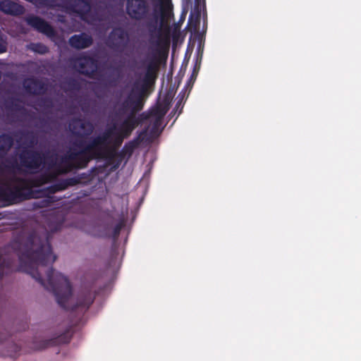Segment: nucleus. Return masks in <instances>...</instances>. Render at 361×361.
Segmentation results:
<instances>
[{
  "instance_id": "18",
  "label": "nucleus",
  "mask_w": 361,
  "mask_h": 361,
  "mask_svg": "<svg viewBox=\"0 0 361 361\" xmlns=\"http://www.w3.org/2000/svg\"><path fill=\"white\" fill-rule=\"evenodd\" d=\"M80 183V178L78 177H71L65 179H61L56 183L58 186L59 191L66 190L69 187L75 186Z\"/></svg>"
},
{
  "instance_id": "5",
  "label": "nucleus",
  "mask_w": 361,
  "mask_h": 361,
  "mask_svg": "<svg viewBox=\"0 0 361 361\" xmlns=\"http://www.w3.org/2000/svg\"><path fill=\"white\" fill-rule=\"evenodd\" d=\"M130 42V36L128 31L122 27H115L108 36V46L118 51H124Z\"/></svg>"
},
{
  "instance_id": "11",
  "label": "nucleus",
  "mask_w": 361,
  "mask_h": 361,
  "mask_svg": "<svg viewBox=\"0 0 361 361\" xmlns=\"http://www.w3.org/2000/svg\"><path fill=\"white\" fill-rule=\"evenodd\" d=\"M96 294L92 293L91 290L82 291L78 296L76 304L73 307L72 310H80L85 312L93 303Z\"/></svg>"
},
{
  "instance_id": "26",
  "label": "nucleus",
  "mask_w": 361,
  "mask_h": 361,
  "mask_svg": "<svg viewBox=\"0 0 361 361\" xmlns=\"http://www.w3.org/2000/svg\"><path fill=\"white\" fill-rule=\"evenodd\" d=\"M201 17L196 18V16L193 13H190L188 18V24L190 26L196 27L200 23Z\"/></svg>"
},
{
  "instance_id": "30",
  "label": "nucleus",
  "mask_w": 361,
  "mask_h": 361,
  "mask_svg": "<svg viewBox=\"0 0 361 361\" xmlns=\"http://www.w3.org/2000/svg\"><path fill=\"white\" fill-rule=\"evenodd\" d=\"M123 226V222H119L114 226L113 230V237L114 239H116L118 237Z\"/></svg>"
},
{
  "instance_id": "3",
  "label": "nucleus",
  "mask_w": 361,
  "mask_h": 361,
  "mask_svg": "<svg viewBox=\"0 0 361 361\" xmlns=\"http://www.w3.org/2000/svg\"><path fill=\"white\" fill-rule=\"evenodd\" d=\"M157 0H126V13L128 17L137 22H142L147 29L151 39L156 32V46L168 51L170 46L169 30L163 34L159 22L163 21L164 11L161 13L157 9Z\"/></svg>"
},
{
  "instance_id": "6",
  "label": "nucleus",
  "mask_w": 361,
  "mask_h": 361,
  "mask_svg": "<svg viewBox=\"0 0 361 361\" xmlns=\"http://www.w3.org/2000/svg\"><path fill=\"white\" fill-rule=\"evenodd\" d=\"M20 166L27 170H37L43 163L44 157L41 152L23 148L18 154Z\"/></svg>"
},
{
  "instance_id": "35",
  "label": "nucleus",
  "mask_w": 361,
  "mask_h": 361,
  "mask_svg": "<svg viewBox=\"0 0 361 361\" xmlns=\"http://www.w3.org/2000/svg\"><path fill=\"white\" fill-rule=\"evenodd\" d=\"M119 70H120L119 67H116L114 68V71H119Z\"/></svg>"
},
{
  "instance_id": "21",
  "label": "nucleus",
  "mask_w": 361,
  "mask_h": 361,
  "mask_svg": "<svg viewBox=\"0 0 361 361\" xmlns=\"http://www.w3.org/2000/svg\"><path fill=\"white\" fill-rule=\"evenodd\" d=\"M68 90L78 91L81 88V83L79 80L76 78H69L66 82Z\"/></svg>"
},
{
  "instance_id": "28",
  "label": "nucleus",
  "mask_w": 361,
  "mask_h": 361,
  "mask_svg": "<svg viewBox=\"0 0 361 361\" xmlns=\"http://www.w3.org/2000/svg\"><path fill=\"white\" fill-rule=\"evenodd\" d=\"M39 106L49 109L51 108L53 106L52 100L48 97L42 98L39 102Z\"/></svg>"
},
{
  "instance_id": "1",
  "label": "nucleus",
  "mask_w": 361,
  "mask_h": 361,
  "mask_svg": "<svg viewBox=\"0 0 361 361\" xmlns=\"http://www.w3.org/2000/svg\"><path fill=\"white\" fill-rule=\"evenodd\" d=\"M159 68L158 60L156 58L152 59L147 65L141 82L135 81L130 90L119 103L116 114H127L126 117L118 126L114 124L103 133L92 136L87 141L76 140L74 145L80 148V151L70 150L61 157V163L56 166L57 174L66 173L73 169H85L92 160H112L116 157L122 159L126 155L128 157H131L134 150L140 144V136L126 142L119 152L116 150L141 123L140 117L144 116V114L139 116L136 114L144 108L145 97L148 89L156 82Z\"/></svg>"
},
{
  "instance_id": "31",
  "label": "nucleus",
  "mask_w": 361,
  "mask_h": 361,
  "mask_svg": "<svg viewBox=\"0 0 361 361\" xmlns=\"http://www.w3.org/2000/svg\"><path fill=\"white\" fill-rule=\"evenodd\" d=\"M46 190L49 193H50V194H54V193H56L58 192H60L59 188H58V186H57L56 183H54L53 185H51L48 186L46 188Z\"/></svg>"
},
{
  "instance_id": "19",
  "label": "nucleus",
  "mask_w": 361,
  "mask_h": 361,
  "mask_svg": "<svg viewBox=\"0 0 361 361\" xmlns=\"http://www.w3.org/2000/svg\"><path fill=\"white\" fill-rule=\"evenodd\" d=\"M22 137L24 139L23 144L30 147H32L37 142V138L33 132L23 133Z\"/></svg>"
},
{
  "instance_id": "23",
  "label": "nucleus",
  "mask_w": 361,
  "mask_h": 361,
  "mask_svg": "<svg viewBox=\"0 0 361 361\" xmlns=\"http://www.w3.org/2000/svg\"><path fill=\"white\" fill-rule=\"evenodd\" d=\"M52 197H48L46 199H43L42 200L35 202L34 203L35 208H44L50 206V204L54 202Z\"/></svg>"
},
{
  "instance_id": "34",
  "label": "nucleus",
  "mask_w": 361,
  "mask_h": 361,
  "mask_svg": "<svg viewBox=\"0 0 361 361\" xmlns=\"http://www.w3.org/2000/svg\"><path fill=\"white\" fill-rule=\"evenodd\" d=\"M195 4H202L203 8H205V0H195Z\"/></svg>"
},
{
  "instance_id": "15",
  "label": "nucleus",
  "mask_w": 361,
  "mask_h": 361,
  "mask_svg": "<svg viewBox=\"0 0 361 361\" xmlns=\"http://www.w3.org/2000/svg\"><path fill=\"white\" fill-rule=\"evenodd\" d=\"M15 261L14 257L6 252L5 250L0 249V279L3 277L5 271L12 270V266Z\"/></svg>"
},
{
  "instance_id": "24",
  "label": "nucleus",
  "mask_w": 361,
  "mask_h": 361,
  "mask_svg": "<svg viewBox=\"0 0 361 361\" xmlns=\"http://www.w3.org/2000/svg\"><path fill=\"white\" fill-rule=\"evenodd\" d=\"M120 78H121V76L118 75V77L115 78V77H113V78H107L106 79H104L103 81H104V84L106 86V87H115L117 86L119 80H120Z\"/></svg>"
},
{
  "instance_id": "7",
  "label": "nucleus",
  "mask_w": 361,
  "mask_h": 361,
  "mask_svg": "<svg viewBox=\"0 0 361 361\" xmlns=\"http://www.w3.org/2000/svg\"><path fill=\"white\" fill-rule=\"evenodd\" d=\"M73 66L80 74L93 78L99 68V61L94 56L83 55L73 60Z\"/></svg>"
},
{
  "instance_id": "17",
  "label": "nucleus",
  "mask_w": 361,
  "mask_h": 361,
  "mask_svg": "<svg viewBox=\"0 0 361 361\" xmlns=\"http://www.w3.org/2000/svg\"><path fill=\"white\" fill-rule=\"evenodd\" d=\"M166 112L167 109L165 106L159 105L150 111L149 115H145V114L143 113L144 116L140 117L141 122L145 119H147L149 116H153L156 117L157 119L155 125H157L159 123L160 120L165 116Z\"/></svg>"
},
{
  "instance_id": "8",
  "label": "nucleus",
  "mask_w": 361,
  "mask_h": 361,
  "mask_svg": "<svg viewBox=\"0 0 361 361\" xmlns=\"http://www.w3.org/2000/svg\"><path fill=\"white\" fill-rule=\"evenodd\" d=\"M4 106L6 118L9 123H13L16 121L17 114L25 111L22 100L16 97H7L4 100Z\"/></svg>"
},
{
  "instance_id": "29",
  "label": "nucleus",
  "mask_w": 361,
  "mask_h": 361,
  "mask_svg": "<svg viewBox=\"0 0 361 361\" xmlns=\"http://www.w3.org/2000/svg\"><path fill=\"white\" fill-rule=\"evenodd\" d=\"M204 8L202 4H195L193 9L190 13H195L196 18L201 17L202 9Z\"/></svg>"
},
{
  "instance_id": "25",
  "label": "nucleus",
  "mask_w": 361,
  "mask_h": 361,
  "mask_svg": "<svg viewBox=\"0 0 361 361\" xmlns=\"http://www.w3.org/2000/svg\"><path fill=\"white\" fill-rule=\"evenodd\" d=\"M35 3L42 7H53L56 0H35Z\"/></svg>"
},
{
  "instance_id": "22",
  "label": "nucleus",
  "mask_w": 361,
  "mask_h": 361,
  "mask_svg": "<svg viewBox=\"0 0 361 361\" xmlns=\"http://www.w3.org/2000/svg\"><path fill=\"white\" fill-rule=\"evenodd\" d=\"M30 49L34 52L44 54L49 51L48 47L42 43H33L31 44Z\"/></svg>"
},
{
  "instance_id": "32",
  "label": "nucleus",
  "mask_w": 361,
  "mask_h": 361,
  "mask_svg": "<svg viewBox=\"0 0 361 361\" xmlns=\"http://www.w3.org/2000/svg\"><path fill=\"white\" fill-rule=\"evenodd\" d=\"M7 339V334L0 332V343L4 342Z\"/></svg>"
},
{
  "instance_id": "13",
  "label": "nucleus",
  "mask_w": 361,
  "mask_h": 361,
  "mask_svg": "<svg viewBox=\"0 0 361 361\" xmlns=\"http://www.w3.org/2000/svg\"><path fill=\"white\" fill-rule=\"evenodd\" d=\"M70 46L75 49H83L90 47L93 43L92 36L86 33L74 35L69 38Z\"/></svg>"
},
{
  "instance_id": "12",
  "label": "nucleus",
  "mask_w": 361,
  "mask_h": 361,
  "mask_svg": "<svg viewBox=\"0 0 361 361\" xmlns=\"http://www.w3.org/2000/svg\"><path fill=\"white\" fill-rule=\"evenodd\" d=\"M23 87L30 94L40 95L45 93L46 85L40 80L35 78H29L24 80Z\"/></svg>"
},
{
  "instance_id": "10",
  "label": "nucleus",
  "mask_w": 361,
  "mask_h": 361,
  "mask_svg": "<svg viewBox=\"0 0 361 361\" xmlns=\"http://www.w3.org/2000/svg\"><path fill=\"white\" fill-rule=\"evenodd\" d=\"M27 23L35 30L41 32L48 37L53 39L57 35L55 29L46 20L36 16H31L27 18Z\"/></svg>"
},
{
  "instance_id": "9",
  "label": "nucleus",
  "mask_w": 361,
  "mask_h": 361,
  "mask_svg": "<svg viewBox=\"0 0 361 361\" xmlns=\"http://www.w3.org/2000/svg\"><path fill=\"white\" fill-rule=\"evenodd\" d=\"M67 10L77 14L82 20H87L92 8L90 0H67Z\"/></svg>"
},
{
  "instance_id": "33",
  "label": "nucleus",
  "mask_w": 361,
  "mask_h": 361,
  "mask_svg": "<svg viewBox=\"0 0 361 361\" xmlns=\"http://www.w3.org/2000/svg\"><path fill=\"white\" fill-rule=\"evenodd\" d=\"M56 154H55L54 156V155H51V157H49V158L51 159V166H53L54 164H56Z\"/></svg>"
},
{
  "instance_id": "2",
  "label": "nucleus",
  "mask_w": 361,
  "mask_h": 361,
  "mask_svg": "<svg viewBox=\"0 0 361 361\" xmlns=\"http://www.w3.org/2000/svg\"><path fill=\"white\" fill-rule=\"evenodd\" d=\"M12 248L19 259L18 271L32 276L45 289L54 293L58 304L67 308L72 295V286L68 279L51 267L47 271V282L38 270L39 266L53 264L56 256L53 254L48 235L42 238L35 232L30 233L23 243L15 242Z\"/></svg>"
},
{
  "instance_id": "27",
  "label": "nucleus",
  "mask_w": 361,
  "mask_h": 361,
  "mask_svg": "<svg viewBox=\"0 0 361 361\" xmlns=\"http://www.w3.org/2000/svg\"><path fill=\"white\" fill-rule=\"evenodd\" d=\"M56 177V174L53 173H47L42 176L41 180L43 181V183H49L53 181Z\"/></svg>"
},
{
  "instance_id": "14",
  "label": "nucleus",
  "mask_w": 361,
  "mask_h": 361,
  "mask_svg": "<svg viewBox=\"0 0 361 361\" xmlns=\"http://www.w3.org/2000/svg\"><path fill=\"white\" fill-rule=\"evenodd\" d=\"M0 11L5 14L19 16L24 13L25 8L11 0H2L0 1Z\"/></svg>"
},
{
  "instance_id": "20",
  "label": "nucleus",
  "mask_w": 361,
  "mask_h": 361,
  "mask_svg": "<svg viewBox=\"0 0 361 361\" xmlns=\"http://www.w3.org/2000/svg\"><path fill=\"white\" fill-rule=\"evenodd\" d=\"M71 335L69 331H66V333L60 335L56 338V341H52V340L47 342V343L44 345V347L49 345V343H68L71 341Z\"/></svg>"
},
{
  "instance_id": "16",
  "label": "nucleus",
  "mask_w": 361,
  "mask_h": 361,
  "mask_svg": "<svg viewBox=\"0 0 361 361\" xmlns=\"http://www.w3.org/2000/svg\"><path fill=\"white\" fill-rule=\"evenodd\" d=\"M13 137L8 134L0 135V157H5L13 145Z\"/></svg>"
},
{
  "instance_id": "4",
  "label": "nucleus",
  "mask_w": 361,
  "mask_h": 361,
  "mask_svg": "<svg viewBox=\"0 0 361 361\" xmlns=\"http://www.w3.org/2000/svg\"><path fill=\"white\" fill-rule=\"evenodd\" d=\"M70 128L72 133L78 138L73 142V147L71 148L67 153L70 150L80 151V148L75 146L74 142L78 140H88L91 137H88L92 134L94 129L93 124L90 121L80 118H73L70 123Z\"/></svg>"
}]
</instances>
